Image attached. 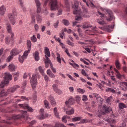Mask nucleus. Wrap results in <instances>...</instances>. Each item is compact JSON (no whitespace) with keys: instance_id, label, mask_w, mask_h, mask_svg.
<instances>
[{"instance_id":"nucleus-15","label":"nucleus","mask_w":127,"mask_h":127,"mask_svg":"<svg viewBox=\"0 0 127 127\" xmlns=\"http://www.w3.org/2000/svg\"><path fill=\"white\" fill-rule=\"evenodd\" d=\"M65 104L66 107L68 108V109H70L69 105H74V104H75V99L71 97L68 100V101H65Z\"/></svg>"},{"instance_id":"nucleus-41","label":"nucleus","mask_w":127,"mask_h":127,"mask_svg":"<svg viewBox=\"0 0 127 127\" xmlns=\"http://www.w3.org/2000/svg\"><path fill=\"white\" fill-rule=\"evenodd\" d=\"M76 92H77V93H80V94H84L85 91L84 89H82L81 88H78L76 90Z\"/></svg>"},{"instance_id":"nucleus-35","label":"nucleus","mask_w":127,"mask_h":127,"mask_svg":"<svg viewBox=\"0 0 127 127\" xmlns=\"http://www.w3.org/2000/svg\"><path fill=\"white\" fill-rule=\"evenodd\" d=\"M24 59H26V58L23 56L19 55V61L20 63H23Z\"/></svg>"},{"instance_id":"nucleus-63","label":"nucleus","mask_w":127,"mask_h":127,"mask_svg":"<svg viewBox=\"0 0 127 127\" xmlns=\"http://www.w3.org/2000/svg\"><path fill=\"white\" fill-rule=\"evenodd\" d=\"M49 76H50L51 78H55V75H54V74H53L52 72L50 73Z\"/></svg>"},{"instance_id":"nucleus-17","label":"nucleus","mask_w":127,"mask_h":127,"mask_svg":"<svg viewBox=\"0 0 127 127\" xmlns=\"http://www.w3.org/2000/svg\"><path fill=\"white\" fill-rule=\"evenodd\" d=\"M21 49H13L10 51V54L13 57L16 56V55H18V54H19L20 52H21Z\"/></svg>"},{"instance_id":"nucleus-53","label":"nucleus","mask_w":127,"mask_h":127,"mask_svg":"<svg viewBox=\"0 0 127 127\" xmlns=\"http://www.w3.org/2000/svg\"><path fill=\"white\" fill-rule=\"evenodd\" d=\"M34 27L35 29V31H38V29H39V26L38 25H37V24H35Z\"/></svg>"},{"instance_id":"nucleus-26","label":"nucleus","mask_w":127,"mask_h":127,"mask_svg":"<svg viewBox=\"0 0 127 127\" xmlns=\"http://www.w3.org/2000/svg\"><path fill=\"white\" fill-rule=\"evenodd\" d=\"M91 27H92V25L87 23H84L82 25V28H84V29H87V28H90Z\"/></svg>"},{"instance_id":"nucleus-3","label":"nucleus","mask_w":127,"mask_h":127,"mask_svg":"<svg viewBox=\"0 0 127 127\" xmlns=\"http://www.w3.org/2000/svg\"><path fill=\"white\" fill-rule=\"evenodd\" d=\"M40 12H41V7H37V13L35 14V15H32V22L35 23V17L38 23H40L41 21H42L41 16L39 15Z\"/></svg>"},{"instance_id":"nucleus-13","label":"nucleus","mask_w":127,"mask_h":127,"mask_svg":"<svg viewBox=\"0 0 127 127\" xmlns=\"http://www.w3.org/2000/svg\"><path fill=\"white\" fill-rule=\"evenodd\" d=\"M114 71L116 72V77L117 78V79H119V80H122L123 79H125V75L124 74H121L120 73V71H119V70H118V69H117L116 68H114Z\"/></svg>"},{"instance_id":"nucleus-52","label":"nucleus","mask_w":127,"mask_h":127,"mask_svg":"<svg viewBox=\"0 0 127 127\" xmlns=\"http://www.w3.org/2000/svg\"><path fill=\"white\" fill-rule=\"evenodd\" d=\"M82 101L83 102H86V101H88V97H87V96L86 95H83Z\"/></svg>"},{"instance_id":"nucleus-8","label":"nucleus","mask_w":127,"mask_h":127,"mask_svg":"<svg viewBox=\"0 0 127 127\" xmlns=\"http://www.w3.org/2000/svg\"><path fill=\"white\" fill-rule=\"evenodd\" d=\"M103 110L105 112L101 111L100 112V110H98V118H101V117H102V116H104L106 114V113H110V112H111L112 111V109L109 107H108V106H107L106 105H104L103 106Z\"/></svg>"},{"instance_id":"nucleus-12","label":"nucleus","mask_w":127,"mask_h":127,"mask_svg":"<svg viewBox=\"0 0 127 127\" xmlns=\"http://www.w3.org/2000/svg\"><path fill=\"white\" fill-rule=\"evenodd\" d=\"M18 106L20 107V108H21V109H24V110H27L28 112H30L31 113L33 112V109L30 107L27 104H19Z\"/></svg>"},{"instance_id":"nucleus-6","label":"nucleus","mask_w":127,"mask_h":127,"mask_svg":"<svg viewBox=\"0 0 127 127\" xmlns=\"http://www.w3.org/2000/svg\"><path fill=\"white\" fill-rule=\"evenodd\" d=\"M39 78H40L39 74H33L30 80V83L33 89L36 88V86H37V79H39Z\"/></svg>"},{"instance_id":"nucleus-24","label":"nucleus","mask_w":127,"mask_h":127,"mask_svg":"<svg viewBox=\"0 0 127 127\" xmlns=\"http://www.w3.org/2000/svg\"><path fill=\"white\" fill-rule=\"evenodd\" d=\"M5 12V7L2 5L0 7V15H3Z\"/></svg>"},{"instance_id":"nucleus-61","label":"nucleus","mask_w":127,"mask_h":127,"mask_svg":"<svg viewBox=\"0 0 127 127\" xmlns=\"http://www.w3.org/2000/svg\"><path fill=\"white\" fill-rule=\"evenodd\" d=\"M80 61L81 62H83V63H84L85 64V65H89V63L86 62L85 60H84V59L81 58L80 59Z\"/></svg>"},{"instance_id":"nucleus-40","label":"nucleus","mask_w":127,"mask_h":127,"mask_svg":"<svg viewBox=\"0 0 127 127\" xmlns=\"http://www.w3.org/2000/svg\"><path fill=\"white\" fill-rule=\"evenodd\" d=\"M57 60L58 61V62H59V63H60V64H61V58L60 56V54H59V53L57 54Z\"/></svg>"},{"instance_id":"nucleus-60","label":"nucleus","mask_w":127,"mask_h":127,"mask_svg":"<svg viewBox=\"0 0 127 127\" xmlns=\"http://www.w3.org/2000/svg\"><path fill=\"white\" fill-rule=\"evenodd\" d=\"M51 68L52 69L53 73H56V69L53 67V66L52 65V64H50Z\"/></svg>"},{"instance_id":"nucleus-19","label":"nucleus","mask_w":127,"mask_h":127,"mask_svg":"<svg viewBox=\"0 0 127 127\" xmlns=\"http://www.w3.org/2000/svg\"><path fill=\"white\" fill-rule=\"evenodd\" d=\"M43 112H44V109H40V113H41V115L39 116V120H44L46 118L48 117V114H43Z\"/></svg>"},{"instance_id":"nucleus-28","label":"nucleus","mask_w":127,"mask_h":127,"mask_svg":"<svg viewBox=\"0 0 127 127\" xmlns=\"http://www.w3.org/2000/svg\"><path fill=\"white\" fill-rule=\"evenodd\" d=\"M45 54H46V56H47L48 57H50L51 56L50 51H49V49L47 47L45 48Z\"/></svg>"},{"instance_id":"nucleus-22","label":"nucleus","mask_w":127,"mask_h":127,"mask_svg":"<svg viewBox=\"0 0 127 127\" xmlns=\"http://www.w3.org/2000/svg\"><path fill=\"white\" fill-rule=\"evenodd\" d=\"M49 100L51 102V104L53 105V106H55L56 105V102H55V100L54 99V97L53 96L50 95L49 97Z\"/></svg>"},{"instance_id":"nucleus-29","label":"nucleus","mask_w":127,"mask_h":127,"mask_svg":"<svg viewBox=\"0 0 127 127\" xmlns=\"http://www.w3.org/2000/svg\"><path fill=\"white\" fill-rule=\"evenodd\" d=\"M38 69L40 73H41V75H42L43 76H44V67L41 66H40L38 67Z\"/></svg>"},{"instance_id":"nucleus-30","label":"nucleus","mask_w":127,"mask_h":127,"mask_svg":"<svg viewBox=\"0 0 127 127\" xmlns=\"http://www.w3.org/2000/svg\"><path fill=\"white\" fill-rule=\"evenodd\" d=\"M115 65L116 66V68L118 70H120V69H121V63H120V62L118 60L116 61Z\"/></svg>"},{"instance_id":"nucleus-36","label":"nucleus","mask_w":127,"mask_h":127,"mask_svg":"<svg viewBox=\"0 0 127 127\" xmlns=\"http://www.w3.org/2000/svg\"><path fill=\"white\" fill-rule=\"evenodd\" d=\"M30 50H31L28 49V50L25 51L23 55V57H24L26 59V57H27V56L30 52Z\"/></svg>"},{"instance_id":"nucleus-2","label":"nucleus","mask_w":127,"mask_h":127,"mask_svg":"<svg viewBox=\"0 0 127 127\" xmlns=\"http://www.w3.org/2000/svg\"><path fill=\"white\" fill-rule=\"evenodd\" d=\"M12 79V76L9 73H5L4 80L0 84V97H3V96L6 95V93H5L4 90H2V89L4 87L5 85L9 84V81L11 80Z\"/></svg>"},{"instance_id":"nucleus-57","label":"nucleus","mask_w":127,"mask_h":127,"mask_svg":"<svg viewBox=\"0 0 127 127\" xmlns=\"http://www.w3.org/2000/svg\"><path fill=\"white\" fill-rule=\"evenodd\" d=\"M67 117V116H64L62 118V122H63V123H65V124L67 123V120H66V118Z\"/></svg>"},{"instance_id":"nucleus-11","label":"nucleus","mask_w":127,"mask_h":127,"mask_svg":"<svg viewBox=\"0 0 127 127\" xmlns=\"http://www.w3.org/2000/svg\"><path fill=\"white\" fill-rule=\"evenodd\" d=\"M119 87L122 91L124 92H127V82H120Z\"/></svg>"},{"instance_id":"nucleus-48","label":"nucleus","mask_w":127,"mask_h":127,"mask_svg":"<svg viewBox=\"0 0 127 127\" xmlns=\"http://www.w3.org/2000/svg\"><path fill=\"white\" fill-rule=\"evenodd\" d=\"M67 44L68 45H69V46H72V47H74V43L71 42L70 40L67 41Z\"/></svg>"},{"instance_id":"nucleus-45","label":"nucleus","mask_w":127,"mask_h":127,"mask_svg":"<svg viewBox=\"0 0 127 127\" xmlns=\"http://www.w3.org/2000/svg\"><path fill=\"white\" fill-rule=\"evenodd\" d=\"M12 59H13V57L12 55L11 56H9L6 59V62H10L11 60Z\"/></svg>"},{"instance_id":"nucleus-32","label":"nucleus","mask_w":127,"mask_h":127,"mask_svg":"<svg viewBox=\"0 0 127 127\" xmlns=\"http://www.w3.org/2000/svg\"><path fill=\"white\" fill-rule=\"evenodd\" d=\"M30 39L32 42L35 43V42H37V38L35 35H33V36L31 37Z\"/></svg>"},{"instance_id":"nucleus-43","label":"nucleus","mask_w":127,"mask_h":127,"mask_svg":"<svg viewBox=\"0 0 127 127\" xmlns=\"http://www.w3.org/2000/svg\"><path fill=\"white\" fill-rule=\"evenodd\" d=\"M18 76H19V74L18 72L14 73V80L15 81H17V79H18L17 77H18Z\"/></svg>"},{"instance_id":"nucleus-20","label":"nucleus","mask_w":127,"mask_h":127,"mask_svg":"<svg viewBox=\"0 0 127 127\" xmlns=\"http://www.w3.org/2000/svg\"><path fill=\"white\" fill-rule=\"evenodd\" d=\"M33 56L35 60V61H39L40 58H39V52L35 51L33 53Z\"/></svg>"},{"instance_id":"nucleus-38","label":"nucleus","mask_w":127,"mask_h":127,"mask_svg":"<svg viewBox=\"0 0 127 127\" xmlns=\"http://www.w3.org/2000/svg\"><path fill=\"white\" fill-rule=\"evenodd\" d=\"M106 92H111V93H113V94H115L116 90L115 89H113L111 88H107L106 90Z\"/></svg>"},{"instance_id":"nucleus-54","label":"nucleus","mask_w":127,"mask_h":127,"mask_svg":"<svg viewBox=\"0 0 127 127\" xmlns=\"http://www.w3.org/2000/svg\"><path fill=\"white\" fill-rule=\"evenodd\" d=\"M52 87L54 92H56L58 89V87H57V85L56 84H54Z\"/></svg>"},{"instance_id":"nucleus-55","label":"nucleus","mask_w":127,"mask_h":127,"mask_svg":"<svg viewBox=\"0 0 127 127\" xmlns=\"http://www.w3.org/2000/svg\"><path fill=\"white\" fill-rule=\"evenodd\" d=\"M27 84V81L25 80L23 81V84H22V86L23 89L25 88V86H26Z\"/></svg>"},{"instance_id":"nucleus-56","label":"nucleus","mask_w":127,"mask_h":127,"mask_svg":"<svg viewBox=\"0 0 127 127\" xmlns=\"http://www.w3.org/2000/svg\"><path fill=\"white\" fill-rule=\"evenodd\" d=\"M55 92L57 94H58V95H61V94H62V91L59 89H58Z\"/></svg>"},{"instance_id":"nucleus-42","label":"nucleus","mask_w":127,"mask_h":127,"mask_svg":"<svg viewBox=\"0 0 127 127\" xmlns=\"http://www.w3.org/2000/svg\"><path fill=\"white\" fill-rule=\"evenodd\" d=\"M65 7H67V8H70V4L69 3V1L68 0H64Z\"/></svg>"},{"instance_id":"nucleus-5","label":"nucleus","mask_w":127,"mask_h":127,"mask_svg":"<svg viewBox=\"0 0 127 127\" xmlns=\"http://www.w3.org/2000/svg\"><path fill=\"white\" fill-rule=\"evenodd\" d=\"M16 9H15L13 10L12 13H9L8 15L9 20L12 25H14V24H15V22H16Z\"/></svg>"},{"instance_id":"nucleus-58","label":"nucleus","mask_w":127,"mask_h":127,"mask_svg":"<svg viewBox=\"0 0 127 127\" xmlns=\"http://www.w3.org/2000/svg\"><path fill=\"white\" fill-rule=\"evenodd\" d=\"M80 101H81V97L80 96H77L76 97V101L77 103H79Z\"/></svg>"},{"instance_id":"nucleus-7","label":"nucleus","mask_w":127,"mask_h":127,"mask_svg":"<svg viewBox=\"0 0 127 127\" xmlns=\"http://www.w3.org/2000/svg\"><path fill=\"white\" fill-rule=\"evenodd\" d=\"M97 22L101 25H104L103 27L101 28L103 30L108 31V32L112 31V26L106 25L104 20L98 19L97 20Z\"/></svg>"},{"instance_id":"nucleus-31","label":"nucleus","mask_w":127,"mask_h":127,"mask_svg":"<svg viewBox=\"0 0 127 127\" xmlns=\"http://www.w3.org/2000/svg\"><path fill=\"white\" fill-rule=\"evenodd\" d=\"M44 104L45 108L47 109H50V105L49 104V102L47 100H45L44 101Z\"/></svg>"},{"instance_id":"nucleus-18","label":"nucleus","mask_w":127,"mask_h":127,"mask_svg":"<svg viewBox=\"0 0 127 127\" xmlns=\"http://www.w3.org/2000/svg\"><path fill=\"white\" fill-rule=\"evenodd\" d=\"M13 36H14V34L13 33L11 34V36H8L5 38V43L8 44L9 43H10V42H12V41H13Z\"/></svg>"},{"instance_id":"nucleus-25","label":"nucleus","mask_w":127,"mask_h":127,"mask_svg":"<svg viewBox=\"0 0 127 127\" xmlns=\"http://www.w3.org/2000/svg\"><path fill=\"white\" fill-rule=\"evenodd\" d=\"M119 107L120 110H124V109L125 108L126 109L127 108V105L123 103H119Z\"/></svg>"},{"instance_id":"nucleus-4","label":"nucleus","mask_w":127,"mask_h":127,"mask_svg":"<svg viewBox=\"0 0 127 127\" xmlns=\"http://www.w3.org/2000/svg\"><path fill=\"white\" fill-rule=\"evenodd\" d=\"M12 119L13 120H19V119H24V120L25 121H27V120L29 119V118H28V114H27V112L26 111H22L21 114L14 115L12 116Z\"/></svg>"},{"instance_id":"nucleus-34","label":"nucleus","mask_w":127,"mask_h":127,"mask_svg":"<svg viewBox=\"0 0 127 127\" xmlns=\"http://www.w3.org/2000/svg\"><path fill=\"white\" fill-rule=\"evenodd\" d=\"M54 113L55 114V116L56 117V118H58V119H59V113L57 112V108L55 107L54 109Z\"/></svg>"},{"instance_id":"nucleus-51","label":"nucleus","mask_w":127,"mask_h":127,"mask_svg":"<svg viewBox=\"0 0 127 127\" xmlns=\"http://www.w3.org/2000/svg\"><path fill=\"white\" fill-rule=\"evenodd\" d=\"M112 99H113V97L112 96L108 97L106 99L107 103H108V104H110V103H111V101H112Z\"/></svg>"},{"instance_id":"nucleus-62","label":"nucleus","mask_w":127,"mask_h":127,"mask_svg":"<svg viewBox=\"0 0 127 127\" xmlns=\"http://www.w3.org/2000/svg\"><path fill=\"white\" fill-rule=\"evenodd\" d=\"M81 74L83 75V76H88V74L86 73V71L84 69H82L81 70Z\"/></svg>"},{"instance_id":"nucleus-9","label":"nucleus","mask_w":127,"mask_h":127,"mask_svg":"<svg viewBox=\"0 0 127 127\" xmlns=\"http://www.w3.org/2000/svg\"><path fill=\"white\" fill-rule=\"evenodd\" d=\"M97 33H98V30H97V28L95 27H91L85 31V33L88 35H95Z\"/></svg>"},{"instance_id":"nucleus-23","label":"nucleus","mask_w":127,"mask_h":127,"mask_svg":"<svg viewBox=\"0 0 127 127\" xmlns=\"http://www.w3.org/2000/svg\"><path fill=\"white\" fill-rule=\"evenodd\" d=\"M8 69L11 72H13L15 71V66H14V64H11L8 65Z\"/></svg>"},{"instance_id":"nucleus-44","label":"nucleus","mask_w":127,"mask_h":127,"mask_svg":"<svg viewBox=\"0 0 127 127\" xmlns=\"http://www.w3.org/2000/svg\"><path fill=\"white\" fill-rule=\"evenodd\" d=\"M19 2L21 7L22 8V9H23L24 11L25 9L24 8V7H23V2L22 1V0H19Z\"/></svg>"},{"instance_id":"nucleus-49","label":"nucleus","mask_w":127,"mask_h":127,"mask_svg":"<svg viewBox=\"0 0 127 127\" xmlns=\"http://www.w3.org/2000/svg\"><path fill=\"white\" fill-rule=\"evenodd\" d=\"M54 127H65V126L63 124L57 123Z\"/></svg>"},{"instance_id":"nucleus-50","label":"nucleus","mask_w":127,"mask_h":127,"mask_svg":"<svg viewBox=\"0 0 127 127\" xmlns=\"http://www.w3.org/2000/svg\"><path fill=\"white\" fill-rule=\"evenodd\" d=\"M63 22L64 24V25H66V26L69 25V21H68V20H67L64 19L63 20Z\"/></svg>"},{"instance_id":"nucleus-47","label":"nucleus","mask_w":127,"mask_h":127,"mask_svg":"<svg viewBox=\"0 0 127 127\" xmlns=\"http://www.w3.org/2000/svg\"><path fill=\"white\" fill-rule=\"evenodd\" d=\"M45 58L46 59L45 60V63H51V61H50V59H49L48 57L45 55Z\"/></svg>"},{"instance_id":"nucleus-16","label":"nucleus","mask_w":127,"mask_h":127,"mask_svg":"<svg viewBox=\"0 0 127 127\" xmlns=\"http://www.w3.org/2000/svg\"><path fill=\"white\" fill-rule=\"evenodd\" d=\"M20 87L18 85H14L13 87H11L8 89L7 94H10V93H14L17 89H19Z\"/></svg>"},{"instance_id":"nucleus-59","label":"nucleus","mask_w":127,"mask_h":127,"mask_svg":"<svg viewBox=\"0 0 127 127\" xmlns=\"http://www.w3.org/2000/svg\"><path fill=\"white\" fill-rule=\"evenodd\" d=\"M58 24H59V21H57L56 23L54 24V26L55 28H57L58 27Z\"/></svg>"},{"instance_id":"nucleus-37","label":"nucleus","mask_w":127,"mask_h":127,"mask_svg":"<svg viewBox=\"0 0 127 127\" xmlns=\"http://www.w3.org/2000/svg\"><path fill=\"white\" fill-rule=\"evenodd\" d=\"M35 2L36 3V6L37 7H41V2L39 0H35Z\"/></svg>"},{"instance_id":"nucleus-64","label":"nucleus","mask_w":127,"mask_h":127,"mask_svg":"<svg viewBox=\"0 0 127 127\" xmlns=\"http://www.w3.org/2000/svg\"><path fill=\"white\" fill-rule=\"evenodd\" d=\"M123 70L125 73H127V66H124Z\"/></svg>"},{"instance_id":"nucleus-33","label":"nucleus","mask_w":127,"mask_h":127,"mask_svg":"<svg viewBox=\"0 0 127 127\" xmlns=\"http://www.w3.org/2000/svg\"><path fill=\"white\" fill-rule=\"evenodd\" d=\"M31 41H30V40H28L27 41V48L28 49H29V50H31Z\"/></svg>"},{"instance_id":"nucleus-39","label":"nucleus","mask_w":127,"mask_h":127,"mask_svg":"<svg viewBox=\"0 0 127 127\" xmlns=\"http://www.w3.org/2000/svg\"><path fill=\"white\" fill-rule=\"evenodd\" d=\"M81 119L82 118L78 117H75L73 118H72V122H79V121H81Z\"/></svg>"},{"instance_id":"nucleus-27","label":"nucleus","mask_w":127,"mask_h":127,"mask_svg":"<svg viewBox=\"0 0 127 127\" xmlns=\"http://www.w3.org/2000/svg\"><path fill=\"white\" fill-rule=\"evenodd\" d=\"M75 111L74 110V109L72 108L71 109L69 110H67L66 111V115H68V116H71V115H73L74 114V112Z\"/></svg>"},{"instance_id":"nucleus-10","label":"nucleus","mask_w":127,"mask_h":127,"mask_svg":"<svg viewBox=\"0 0 127 127\" xmlns=\"http://www.w3.org/2000/svg\"><path fill=\"white\" fill-rule=\"evenodd\" d=\"M51 10H56L58 8V1L57 0H50Z\"/></svg>"},{"instance_id":"nucleus-46","label":"nucleus","mask_w":127,"mask_h":127,"mask_svg":"<svg viewBox=\"0 0 127 127\" xmlns=\"http://www.w3.org/2000/svg\"><path fill=\"white\" fill-rule=\"evenodd\" d=\"M89 121L87 119H83L81 120L79 124H87V123H89Z\"/></svg>"},{"instance_id":"nucleus-21","label":"nucleus","mask_w":127,"mask_h":127,"mask_svg":"<svg viewBox=\"0 0 127 127\" xmlns=\"http://www.w3.org/2000/svg\"><path fill=\"white\" fill-rule=\"evenodd\" d=\"M6 30L8 33H10V34H12V28H11V25H10V23H7L6 24Z\"/></svg>"},{"instance_id":"nucleus-14","label":"nucleus","mask_w":127,"mask_h":127,"mask_svg":"<svg viewBox=\"0 0 127 127\" xmlns=\"http://www.w3.org/2000/svg\"><path fill=\"white\" fill-rule=\"evenodd\" d=\"M107 15L108 17H106V19L108 21H112L114 18V15H113V12L111 10H107Z\"/></svg>"},{"instance_id":"nucleus-1","label":"nucleus","mask_w":127,"mask_h":127,"mask_svg":"<svg viewBox=\"0 0 127 127\" xmlns=\"http://www.w3.org/2000/svg\"><path fill=\"white\" fill-rule=\"evenodd\" d=\"M73 8V14H78L75 17V20L80 21L82 20V16H85V14L88 13V9L82 6L83 13L81 11L80 7H79V2H74V4L72 6Z\"/></svg>"}]
</instances>
